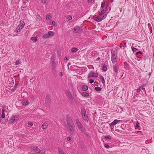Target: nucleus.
I'll use <instances>...</instances> for the list:
<instances>
[{
	"instance_id": "1",
	"label": "nucleus",
	"mask_w": 154,
	"mask_h": 154,
	"mask_svg": "<svg viewBox=\"0 0 154 154\" xmlns=\"http://www.w3.org/2000/svg\"><path fill=\"white\" fill-rule=\"evenodd\" d=\"M108 6L105 5V2H103L101 5V12L98 16H94V20L97 22H100L105 18L107 16Z\"/></svg>"
},
{
	"instance_id": "2",
	"label": "nucleus",
	"mask_w": 154,
	"mask_h": 154,
	"mask_svg": "<svg viewBox=\"0 0 154 154\" xmlns=\"http://www.w3.org/2000/svg\"><path fill=\"white\" fill-rule=\"evenodd\" d=\"M67 126L68 128V130L70 134L72 135H74L75 134V129L74 126L73 122L72 121H69V122L68 123Z\"/></svg>"
},
{
	"instance_id": "3",
	"label": "nucleus",
	"mask_w": 154,
	"mask_h": 154,
	"mask_svg": "<svg viewBox=\"0 0 154 154\" xmlns=\"http://www.w3.org/2000/svg\"><path fill=\"white\" fill-rule=\"evenodd\" d=\"M81 113L84 121L86 122H88V119L86 115V111L85 109H82L81 110Z\"/></svg>"
},
{
	"instance_id": "4",
	"label": "nucleus",
	"mask_w": 154,
	"mask_h": 154,
	"mask_svg": "<svg viewBox=\"0 0 154 154\" xmlns=\"http://www.w3.org/2000/svg\"><path fill=\"white\" fill-rule=\"evenodd\" d=\"M54 34L55 33L54 32L49 31L48 33L43 35L42 37L43 38L46 39L52 37Z\"/></svg>"
},
{
	"instance_id": "5",
	"label": "nucleus",
	"mask_w": 154,
	"mask_h": 154,
	"mask_svg": "<svg viewBox=\"0 0 154 154\" xmlns=\"http://www.w3.org/2000/svg\"><path fill=\"white\" fill-rule=\"evenodd\" d=\"M146 85L145 84L142 85L137 90V92L139 94L142 95H143V93H146V91L144 87Z\"/></svg>"
},
{
	"instance_id": "6",
	"label": "nucleus",
	"mask_w": 154,
	"mask_h": 154,
	"mask_svg": "<svg viewBox=\"0 0 154 154\" xmlns=\"http://www.w3.org/2000/svg\"><path fill=\"white\" fill-rule=\"evenodd\" d=\"M20 24L17 28L16 31L17 32H19L24 27L25 25L24 22L23 21H20Z\"/></svg>"
},
{
	"instance_id": "7",
	"label": "nucleus",
	"mask_w": 154,
	"mask_h": 154,
	"mask_svg": "<svg viewBox=\"0 0 154 154\" xmlns=\"http://www.w3.org/2000/svg\"><path fill=\"white\" fill-rule=\"evenodd\" d=\"M98 73L95 72L93 71H91L88 75V78L90 79L92 77L96 78L98 76Z\"/></svg>"
},
{
	"instance_id": "8",
	"label": "nucleus",
	"mask_w": 154,
	"mask_h": 154,
	"mask_svg": "<svg viewBox=\"0 0 154 154\" xmlns=\"http://www.w3.org/2000/svg\"><path fill=\"white\" fill-rule=\"evenodd\" d=\"M19 116L18 115L13 116L9 120L10 123H13L14 121H16L19 119Z\"/></svg>"
},
{
	"instance_id": "9",
	"label": "nucleus",
	"mask_w": 154,
	"mask_h": 154,
	"mask_svg": "<svg viewBox=\"0 0 154 154\" xmlns=\"http://www.w3.org/2000/svg\"><path fill=\"white\" fill-rule=\"evenodd\" d=\"M122 122L121 120H119L117 119H115L114 121L110 124V126H113L114 125H116L117 124L119 123H121Z\"/></svg>"
},
{
	"instance_id": "10",
	"label": "nucleus",
	"mask_w": 154,
	"mask_h": 154,
	"mask_svg": "<svg viewBox=\"0 0 154 154\" xmlns=\"http://www.w3.org/2000/svg\"><path fill=\"white\" fill-rule=\"evenodd\" d=\"M66 96L68 97L69 98V99H73V97L70 92L69 91H67L66 93Z\"/></svg>"
},
{
	"instance_id": "11",
	"label": "nucleus",
	"mask_w": 154,
	"mask_h": 154,
	"mask_svg": "<svg viewBox=\"0 0 154 154\" xmlns=\"http://www.w3.org/2000/svg\"><path fill=\"white\" fill-rule=\"evenodd\" d=\"M116 55L115 54H113L112 56V61L113 63H115L116 61Z\"/></svg>"
},
{
	"instance_id": "12",
	"label": "nucleus",
	"mask_w": 154,
	"mask_h": 154,
	"mask_svg": "<svg viewBox=\"0 0 154 154\" xmlns=\"http://www.w3.org/2000/svg\"><path fill=\"white\" fill-rule=\"evenodd\" d=\"M48 125V122H45L42 125V129H45L46 128Z\"/></svg>"
},
{
	"instance_id": "13",
	"label": "nucleus",
	"mask_w": 154,
	"mask_h": 154,
	"mask_svg": "<svg viewBox=\"0 0 154 154\" xmlns=\"http://www.w3.org/2000/svg\"><path fill=\"white\" fill-rule=\"evenodd\" d=\"M80 30V28L78 27H75L73 29V32L75 33L79 32Z\"/></svg>"
},
{
	"instance_id": "14",
	"label": "nucleus",
	"mask_w": 154,
	"mask_h": 154,
	"mask_svg": "<svg viewBox=\"0 0 154 154\" xmlns=\"http://www.w3.org/2000/svg\"><path fill=\"white\" fill-rule=\"evenodd\" d=\"M29 103V101L27 100H24L22 101V103L23 105H26Z\"/></svg>"
},
{
	"instance_id": "15",
	"label": "nucleus",
	"mask_w": 154,
	"mask_h": 154,
	"mask_svg": "<svg viewBox=\"0 0 154 154\" xmlns=\"http://www.w3.org/2000/svg\"><path fill=\"white\" fill-rule=\"evenodd\" d=\"M118 69H119V67L117 66L116 65H114L113 70L116 73L118 72Z\"/></svg>"
},
{
	"instance_id": "16",
	"label": "nucleus",
	"mask_w": 154,
	"mask_h": 154,
	"mask_svg": "<svg viewBox=\"0 0 154 154\" xmlns=\"http://www.w3.org/2000/svg\"><path fill=\"white\" fill-rule=\"evenodd\" d=\"M81 131L82 133L83 134H85L86 132V129L83 127H82L79 129Z\"/></svg>"
},
{
	"instance_id": "17",
	"label": "nucleus",
	"mask_w": 154,
	"mask_h": 154,
	"mask_svg": "<svg viewBox=\"0 0 154 154\" xmlns=\"http://www.w3.org/2000/svg\"><path fill=\"white\" fill-rule=\"evenodd\" d=\"M2 112H5L6 111L5 109L8 108V107L6 106L5 105H2Z\"/></svg>"
},
{
	"instance_id": "18",
	"label": "nucleus",
	"mask_w": 154,
	"mask_h": 154,
	"mask_svg": "<svg viewBox=\"0 0 154 154\" xmlns=\"http://www.w3.org/2000/svg\"><path fill=\"white\" fill-rule=\"evenodd\" d=\"M37 37H31L30 38V39L34 42H36L37 41Z\"/></svg>"
},
{
	"instance_id": "19",
	"label": "nucleus",
	"mask_w": 154,
	"mask_h": 154,
	"mask_svg": "<svg viewBox=\"0 0 154 154\" xmlns=\"http://www.w3.org/2000/svg\"><path fill=\"white\" fill-rule=\"evenodd\" d=\"M58 151L59 154H66L60 148H58Z\"/></svg>"
},
{
	"instance_id": "20",
	"label": "nucleus",
	"mask_w": 154,
	"mask_h": 154,
	"mask_svg": "<svg viewBox=\"0 0 154 154\" xmlns=\"http://www.w3.org/2000/svg\"><path fill=\"white\" fill-rule=\"evenodd\" d=\"M75 122L78 127L82 125L78 119H76L75 120Z\"/></svg>"
},
{
	"instance_id": "21",
	"label": "nucleus",
	"mask_w": 154,
	"mask_h": 154,
	"mask_svg": "<svg viewBox=\"0 0 154 154\" xmlns=\"http://www.w3.org/2000/svg\"><path fill=\"white\" fill-rule=\"evenodd\" d=\"M88 87L86 85H83L82 86V89L84 91H86L88 90Z\"/></svg>"
},
{
	"instance_id": "22",
	"label": "nucleus",
	"mask_w": 154,
	"mask_h": 154,
	"mask_svg": "<svg viewBox=\"0 0 154 154\" xmlns=\"http://www.w3.org/2000/svg\"><path fill=\"white\" fill-rule=\"evenodd\" d=\"M82 95L83 97H87L89 95V94L87 92H83L82 94Z\"/></svg>"
},
{
	"instance_id": "23",
	"label": "nucleus",
	"mask_w": 154,
	"mask_h": 154,
	"mask_svg": "<svg viewBox=\"0 0 154 154\" xmlns=\"http://www.w3.org/2000/svg\"><path fill=\"white\" fill-rule=\"evenodd\" d=\"M51 16L49 15H48L46 16V19L47 20H50L51 19Z\"/></svg>"
},
{
	"instance_id": "24",
	"label": "nucleus",
	"mask_w": 154,
	"mask_h": 154,
	"mask_svg": "<svg viewBox=\"0 0 154 154\" xmlns=\"http://www.w3.org/2000/svg\"><path fill=\"white\" fill-rule=\"evenodd\" d=\"M100 79L101 80L102 82V83L103 84H104L105 83V81L104 78L103 76H100Z\"/></svg>"
},
{
	"instance_id": "25",
	"label": "nucleus",
	"mask_w": 154,
	"mask_h": 154,
	"mask_svg": "<svg viewBox=\"0 0 154 154\" xmlns=\"http://www.w3.org/2000/svg\"><path fill=\"white\" fill-rule=\"evenodd\" d=\"M21 63V61L20 60H17L16 61V62H15V64L16 65H19V64H20Z\"/></svg>"
},
{
	"instance_id": "26",
	"label": "nucleus",
	"mask_w": 154,
	"mask_h": 154,
	"mask_svg": "<svg viewBox=\"0 0 154 154\" xmlns=\"http://www.w3.org/2000/svg\"><path fill=\"white\" fill-rule=\"evenodd\" d=\"M139 123L138 122H137L136 123V125L135 127V129H137L139 127Z\"/></svg>"
},
{
	"instance_id": "27",
	"label": "nucleus",
	"mask_w": 154,
	"mask_h": 154,
	"mask_svg": "<svg viewBox=\"0 0 154 154\" xmlns=\"http://www.w3.org/2000/svg\"><path fill=\"white\" fill-rule=\"evenodd\" d=\"M37 147L35 146H32L31 147V149L32 150L34 151H35L36 149H37Z\"/></svg>"
},
{
	"instance_id": "28",
	"label": "nucleus",
	"mask_w": 154,
	"mask_h": 154,
	"mask_svg": "<svg viewBox=\"0 0 154 154\" xmlns=\"http://www.w3.org/2000/svg\"><path fill=\"white\" fill-rule=\"evenodd\" d=\"M77 51V48H73L72 49V52H76V51Z\"/></svg>"
},
{
	"instance_id": "29",
	"label": "nucleus",
	"mask_w": 154,
	"mask_h": 154,
	"mask_svg": "<svg viewBox=\"0 0 154 154\" xmlns=\"http://www.w3.org/2000/svg\"><path fill=\"white\" fill-rule=\"evenodd\" d=\"M95 89L97 91H99L101 90V88L99 87H96L95 88Z\"/></svg>"
},
{
	"instance_id": "30",
	"label": "nucleus",
	"mask_w": 154,
	"mask_h": 154,
	"mask_svg": "<svg viewBox=\"0 0 154 154\" xmlns=\"http://www.w3.org/2000/svg\"><path fill=\"white\" fill-rule=\"evenodd\" d=\"M107 67L106 66H103V70L104 71H106L107 70Z\"/></svg>"
},
{
	"instance_id": "31",
	"label": "nucleus",
	"mask_w": 154,
	"mask_h": 154,
	"mask_svg": "<svg viewBox=\"0 0 154 154\" xmlns=\"http://www.w3.org/2000/svg\"><path fill=\"white\" fill-rule=\"evenodd\" d=\"M66 19L69 20H70L72 19V17L71 16L68 15Z\"/></svg>"
},
{
	"instance_id": "32",
	"label": "nucleus",
	"mask_w": 154,
	"mask_h": 154,
	"mask_svg": "<svg viewBox=\"0 0 154 154\" xmlns=\"http://www.w3.org/2000/svg\"><path fill=\"white\" fill-rule=\"evenodd\" d=\"M35 151L38 153H40V149L38 147L37 148V149H36V150Z\"/></svg>"
},
{
	"instance_id": "33",
	"label": "nucleus",
	"mask_w": 154,
	"mask_h": 154,
	"mask_svg": "<svg viewBox=\"0 0 154 154\" xmlns=\"http://www.w3.org/2000/svg\"><path fill=\"white\" fill-rule=\"evenodd\" d=\"M131 48H132V50L133 51V52L136 51H137V49H136L135 48H134L133 47H132Z\"/></svg>"
},
{
	"instance_id": "34",
	"label": "nucleus",
	"mask_w": 154,
	"mask_h": 154,
	"mask_svg": "<svg viewBox=\"0 0 154 154\" xmlns=\"http://www.w3.org/2000/svg\"><path fill=\"white\" fill-rule=\"evenodd\" d=\"M124 65H125V67L126 68H127V66H128V64L126 62H125L124 63Z\"/></svg>"
},
{
	"instance_id": "35",
	"label": "nucleus",
	"mask_w": 154,
	"mask_h": 154,
	"mask_svg": "<svg viewBox=\"0 0 154 154\" xmlns=\"http://www.w3.org/2000/svg\"><path fill=\"white\" fill-rule=\"evenodd\" d=\"M28 125L30 126H32L33 125V123L31 122H29L28 123Z\"/></svg>"
},
{
	"instance_id": "36",
	"label": "nucleus",
	"mask_w": 154,
	"mask_h": 154,
	"mask_svg": "<svg viewBox=\"0 0 154 154\" xmlns=\"http://www.w3.org/2000/svg\"><path fill=\"white\" fill-rule=\"evenodd\" d=\"M51 25L54 26H56V23L54 21H52V22Z\"/></svg>"
},
{
	"instance_id": "37",
	"label": "nucleus",
	"mask_w": 154,
	"mask_h": 154,
	"mask_svg": "<svg viewBox=\"0 0 154 154\" xmlns=\"http://www.w3.org/2000/svg\"><path fill=\"white\" fill-rule=\"evenodd\" d=\"M105 138L107 140H109L111 138V137L110 136H106Z\"/></svg>"
},
{
	"instance_id": "38",
	"label": "nucleus",
	"mask_w": 154,
	"mask_h": 154,
	"mask_svg": "<svg viewBox=\"0 0 154 154\" xmlns=\"http://www.w3.org/2000/svg\"><path fill=\"white\" fill-rule=\"evenodd\" d=\"M42 2V3L44 4L46 3L47 2V0H41Z\"/></svg>"
},
{
	"instance_id": "39",
	"label": "nucleus",
	"mask_w": 154,
	"mask_h": 154,
	"mask_svg": "<svg viewBox=\"0 0 154 154\" xmlns=\"http://www.w3.org/2000/svg\"><path fill=\"white\" fill-rule=\"evenodd\" d=\"M105 146L107 148H109V146L107 144H106L105 145Z\"/></svg>"
},
{
	"instance_id": "40",
	"label": "nucleus",
	"mask_w": 154,
	"mask_h": 154,
	"mask_svg": "<svg viewBox=\"0 0 154 154\" xmlns=\"http://www.w3.org/2000/svg\"><path fill=\"white\" fill-rule=\"evenodd\" d=\"M94 80L91 79L90 80L89 82H90V83H91V84H92V83H94Z\"/></svg>"
},
{
	"instance_id": "41",
	"label": "nucleus",
	"mask_w": 154,
	"mask_h": 154,
	"mask_svg": "<svg viewBox=\"0 0 154 154\" xmlns=\"http://www.w3.org/2000/svg\"><path fill=\"white\" fill-rule=\"evenodd\" d=\"M70 140H71V138L70 137H67V140L69 141Z\"/></svg>"
},
{
	"instance_id": "42",
	"label": "nucleus",
	"mask_w": 154,
	"mask_h": 154,
	"mask_svg": "<svg viewBox=\"0 0 154 154\" xmlns=\"http://www.w3.org/2000/svg\"><path fill=\"white\" fill-rule=\"evenodd\" d=\"M83 126H82V125H81L79 126L78 127V128L79 129V128H82V127Z\"/></svg>"
},
{
	"instance_id": "43",
	"label": "nucleus",
	"mask_w": 154,
	"mask_h": 154,
	"mask_svg": "<svg viewBox=\"0 0 154 154\" xmlns=\"http://www.w3.org/2000/svg\"><path fill=\"white\" fill-rule=\"evenodd\" d=\"M60 76H62L63 75V74L62 72H60Z\"/></svg>"
},
{
	"instance_id": "44",
	"label": "nucleus",
	"mask_w": 154,
	"mask_h": 154,
	"mask_svg": "<svg viewBox=\"0 0 154 154\" xmlns=\"http://www.w3.org/2000/svg\"><path fill=\"white\" fill-rule=\"evenodd\" d=\"M141 54V52L140 51H139L138 52H137L136 53V54L137 55V54Z\"/></svg>"
},
{
	"instance_id": "45",
	"label": "nucleus",
	"mask_w": 154,
	"mask_h": 154,
	"mask_svg": "<svg viewBox=\"0 0 154 154\" xmlns=\"http://www.w3.org/2000/svg\"><path fill=\"white\" fill-rule=\"evenodd\" d=\"M88 2H92V0H88Z\"/></svg>"
},
{
	"instance_id": "46",
	"label": "nucleus",
	"mask_w": 154,
	"mask_h": 154,
	"mask_svg": "<svg viewBox=\"0 0 154 154\" xmlns=\"http://www.w3.org/2000/svg\"><path fill=\"white\" fill-rule=\"evenodd\" d=\"M65 60H68V58L67 57H66L65 58Z\"/></svg>"
},
{
	"instance_id": "47",
	"label": "nucleus",
	"mask_w": 154,
	"mask_h": 154,
	"mask_svg": "<svg viewBox=\"0 0 154 154\" xmlns=\"http://www.w3.org/2000/svg\"><path fill=\"white\" fill-rule=\"evenodd\" d=\"M48 101H49V102H50V98H49V99H48Z\"/></svg>"
},
{
	"instance_id": "48",
	"label": "nucleus",
	"mask_w": 154,
	"mask_h": 154,
	"mask_svg": "<svg viewBox=\"0 0 154 154\" xmlns=\"http://www.w3.org/2000/svg\"><path fill=\"white\" fill-rule=\"evenodd\" d=\"M111 2H112L113 1V0H110Z\"/></svg>"
},
{
	"instance_id": "49",
	"label": "nucleus",
	"mask_w": 154,
	"mask_h": 154,
	"mask_svg": "<svg viewBox=\"0 0 154 154\" xmlns=\"http://www.w3.org/2000/svg\"><path fill=\"white\" fill-rule=\"evenodd\" d=\"M100 59V58L98 57V58L97 59V60H99Z\"/></svg>"
},
{
	"instance_id": "50",
	"label": "nucleus",
	"mask_w": 154,
	"mask_h": 154,
	"mask_svg": "<svg viewBox=\"0 0 154 154\" xmlns=\"http://www.w3.org/2000/svg\"><path fill=\"white\" fill-rule=\"evenodd\" d=\"M150 23H149V24H148V25H150Z\"/></svg>"
},
{
	"instance_id": "51",
	"label": "nucleus",
	"mask_w": 154,
	"mask_h": 154,
	"mask_svg": "<svg viewBox=\"0 0 154 154\" xmlns=\"http://www.w3.org/2000/svg\"><path fill=\"white\" fill-rule=\"evenodd\" d=\"M53 63V64H54V62Z\"/></svg>"
},
{
	"instance_id": "52",
	"label": "nucleus",
	"mask_w": 154,
	"mask_h": 154,
	"mask_svg": "<svg viewBox=\"0 0 154 154\" xmlns=\"http://www.w3.org/2000/svg\"><path fill=\"white\" fill-rule=\"evenodd\" d=\"M151 32H152V30H151Z\"/></svg>"
}]
</instances>
